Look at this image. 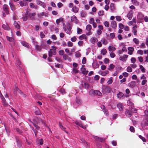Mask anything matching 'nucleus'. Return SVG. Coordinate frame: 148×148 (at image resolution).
Segmentation results:
<instances>
[{
	"label": "nucleus",
	"mask_w": 148,
	"mask_h": 148,
	"mask_svg": "<svg viewBox=\"0 0 148 148\" xmlns=\"http://www.w3.org/2000/svg\"><path fill=\"white\" fill-rule=\"evenodd\" d=\"M111 90V88L108 86L103 85L101 91L103 94L110 93Z\"/></svg>",
	"instance_id": "obj_1"
},
{
	"label": "nucleus",
	"mask_w": 148,
	"mask_h": 148,
	"mask_svg": "<svg viewBox=\"0 0 148 148\" xmlns=\"http://www.w3.org/2000/svg\"><path fill=\"white\" fill-rule=\"evenodd\" d=\"M16 139L17 147L19 148H21L22 144L21 140L17 136L16 137Z\"/></svg>",
	"instance_id": "obj_2"
},
{
	"label": "nucleus",
	"mask_w": 148,
	"mask_h": 148,
	"mask_svg": "<svg viewBox=\"0 0 148 148\" xmlns=\"http://www.w3.org/2000/svg\"><path fill=\"white\" fill-rule=\"evenodd\" d=\"M81 84L83 87L87 89H88L90 86V85L89 84L85 82L82 81L81 83Z\"/></svg>",
	"instance_id": "obj_3"
},
{
	"label": "nucleus",
	"mask_w": 148,
	"mask_h": 148,
	"mask_svg": "<svg viewBox=\"0 0 148 148\" xmlns=\"http://www.w3.org/2000/svg\"><path fill=\"white\" fill-rule=\"evenodd\" d=\"M56 54V51L53 50L51 49H50L48 52V56L49 57H51L52 56L53 54L55 55Z\"/></svg>",
	"instance_id": "obj_4"
},
{
	"label": "nucleus",
	"mask_w": 148,
	"mask_h": 148,
	"mask_svg": "<svg viewBox=\"0 0 148 148\" xmlns=\"http://www.w3.org/2000/svg\"><path fill=\"white\" fill-rule=\"evenodd\" d=\"M72 26L70 23L66 24V33L70 34V32H71Z\"/></svg>",
	"instance_id": "obj_5"
},
{
	"label": "nucleus",
	"mask_w": 148,
	"mask_h": 148,
	"mask_svg": "<svg viewBox=\"0 0 148 148\" xmlns=\"http://www.w3.org/2000/svg\"><path fill=\"white\" fill-rule=\"evenodd\" d=\"M130 108H129V110L127 109L125 112V114L126 116L128 117H130L132 115V112L130 110Z\"/></svg>",
	"instance_id": "obj_6"
},
{
	"label": "nucleus",
	"mask_w": 148,
	"mask_h": 148,
	"mask_svg": "<svg viewBox=\"0 0 148 148\" xmlns=\"http://www.w3.org/2000/svg\"><path fill=\"white\" fill-rule=\"evenodd\" d=\"M133 12L132 10H130L127 14V16L129 20H131L133 16Z\"/></svg>",
	"instance_id": "obj_7"
},
{
	"label": "nucleus",
	"mask_w": 148,
	"mask_h": 148,
	"mask_svg": "<svg viewBox=\"0 0 148 148\" xmlns=\"http://www.w3.org/2000/svg\"><path fill=\"white\" fill-rule=\"evenodd\" d=\"M101 108L103 111L104 113L107 115H108L109 114V113L107 109L106 108L105 106L104 105H102L101 106Z\"/></svg>",
	"instance_id": "obj_8"
},
{
	"label": "nucleus",
	"mask_w": 148,
	"mask_h": 148,
	"mask_svg": "<svg viewBox=\"0 0 148 148\" xmlns=\"http://www.w3.org/2000/svg\"><path fill=\"white\" fill-rule=\"evenodd\" d=\"M36 3L38 5H40L42 7L45 8L46 7L45 4L43 2H42L40 0H37L36 1Z\"/></svg>",
	"instance_id": "obj_9"
},
{
	"label": "nucleus",
	"mask_w": 148,
	"mask_h": 148,
	"mask_svg": "<svg viewBox=\"0 0 148 148\" xmlns=\"http://www.w3.org/2000/svg\"><path fill=\"white\" fill-rule=\"evenodd\" d=\"M136 82L134 81H132L128 84V86L130 88H133L135 86Z\"/></svg>",
	"instance_id": "obj_10"
},
{
	"label": "nucleus",
	"mask_w": 148,
	"mask_h": 148,
	"mask_svg": "<svg viewBox=\"0 0 148 148\" xmlns=\"http://www.w3.org/2000/svg\"><path fill=\"white\" fill-rule=\"evenodd\" d=\"M59 126L61 129L64 131V132L66 134H68V132L66 130V128L64 127L62 125V123L60 122H59Z\"/></svg>",
	"instance_id": "obj_11"
},
{
	"label": "nucleus",
	"mask_w": 148,
	"mask_h": 148,
	"mask_svg": "<svg viewBox=\"0 0 148 148\" xmlns=\"http://www.w3.org/2000/svg\"><path fill=\"white\" fill-rule=\"evenodd\" d=\"M111 27L114 29L116 28L117 25L116 22L114 21H112L111 23Z\"/></svg>",
	"instance_id": "obj_12"
},
{
	"label": "nucleus",
	"mask_w": 148,
	"mask_h": 148,
	"mask_svg": "<svg viewBox=\"0 0 148 148\" xmlns=\"http://www.w3.org/2000/svg\"><path fill=\"white\" fill-rule=\"evenodd\" d=\"M81 70L82 73L85 75H86L88 73V71H86V69L83 67H82L81 68Z\"/></svg>",
	"instance_id": "obj_13"
},
{
	"label": "nucleus",
	"mask_w": 148,
	"mask_h": 148,
	"mask_svg": "<svg viewBox=\"0 0 148 148\" xmlns=\"http://www.w3.org/2000/svg\"><path fill=\"white\" fill-rule=\"evenodd\" d=\"M124 94L121 92H119L117 94V96L119 99H121V98L124 97Z\"/></svg>",
	"instance_id": "obj_14"
},
{
	"label": "nucleus",
	"mask_w": 148,
	"mask_h": 148,
	"mask_svg": "<svg viewBox=\"0 0 148 148\" xmlns=\"http://www.w3.org/2000/svg\"><path fill=\"white\" fill-rule=\"evenodd\" d=\"M2 27L4 29L7 30H10V27L7 24H4L2 25Z\"/></svg>",
	"instance_id": "obj_15"
},
{
	"label": "nucleus",
	"mask_w": 148,
	"mask_h": 148,
	"mask_svg": "<svg viewBox=\"0 0 148 148\" xmlns=\"http://www.w3.org/2000/svg\"><path fill=\"white\" fill-rule=\"evenodd\" d=\"M92 66L96 68H98L99 66V65L98 64L97 61H95L92 64Z\"/></svg>",
	"instance_id": "obj_16"
},
{
	"label": "nucleus",
	"mask_w": 148,
	"mask_h": 148,
	"mask_svg": "<svg viewBox=\"0 0 148 148\" xmlns=\"http://www.w3.org/2000/svg\"><path fill=\"white\" fill-rule=\"evenodd\" d=\"M97 41V39L96 38H92L90 39V41L93 44L95 43Z\"/></svg>",
	"instance_id": "obj_17"
},
{
	"label": "nucleus",
	"mask_w": 148,
	"mask_h": 148,
	"mask_svg": "<svg viewBox=\"0 0 148 148\" xmlns=\"http://www.w3.org/2000/svg\"><path fill=\"white\" fill-rule=\"evenodd\" d=\"M117 107L119 110L121 111L123 110V105L121 103H118L117 105Z\"/></svg>",
	"instance_id": "obj_18"
},
{
	"label": "nucleus",
	"mask_w": 148,
	"mask_h": 148,
	"mask_svg": "<svg viewBox=\"0 0 148 148\" xmlns=\"http://www.w3.org/2000/svg\"><path fill=\"white\" fill-rule=\"evenodd\" d=\"M89 94L92 96H95V90H93L91 89L89 91Z\"/></svg>",
	"instance_id": "obj_19"
},
{
	"label": "nucleus",
	"mask_w": 148,
	"mask_h": 148,
	"mask_svg": "<svg viewBox=\"0 0 148 148\" xmlns=\"http://www.w3.org/2000/svg\"><path fill=\"white\" fill-rule=\"evenodd\" d=\"M36 15L35 12H34L31 14H29V15L30 18L32 20H34V16Z\"/></svg>",
	"instance_id": "obj_20"
},
{
	"label": "nucleus",
	"mask_w": 148,
	"mask_h": 148,
	"mask_svg": "<svg viewBox=\"0 0 148 148\" xmlns=\"http://www.w3.org/2000/svg\"><path fill=\"white\" fill-rule=\"evenodd\" d=\"M114 4L113 3H111L110 4V8L111 11L113 12L115 10Z\"/></svg>",
	"instance_id": "obj_21"
},
{
	"label": "nucleus",
	"mask_w": 148,
	"mask_h": 148,
	"mask_svg": "<svg viewBox=\"0 0 148 148\" xmlns=\"http://www.w3.org/2000/svg\"><path fill=\"white\" fill-rule=\"evenodd\" d=\"M79 38L80 40H82L84 39H87L86 35L85 34H83L82 35L80 36L79 37Z\"/></svg>",
	"instance_id": "obj_22"
},
{
	"label": "nucleus",
	"mask_w": 148,
	"mask_h": 148,
	"mask_svg": "<svg viewBox=\"0 0 148 148\" xmlns=\"http://www.w3.org/2000/svg\"><path fill=\"white\" fill-rule=\"evenodd\" d=\"M72 10L75 13H77L78 12V9L76 6H74L73 7Z\"/></svg>",
	"instance_id": "obj_23"
},
{
	"label": "nucleus",
	"mask_w": 148,
	"mask_h": 148,
	"mask_svg": "<svg viewBox=\"0 0 148 148\" xmlns=\"http://www.w3.org/2000/svg\"><path fill=\"white\" fill-rule=\"evenodd\" d=\"M102 95L101 93L99 90H95V95L101 96Z\"/></svg>",
	"instance_id": "obj_24"
},
{
	"label": "nucleus",
	"mask_w": 148,
	"mask_h": 148,
	"mask_svg": "<svg viewBox=\"0 0 148 148\" xmlns=\"http://www.w3.org/2000/svg\"><path fill=\"white\" fill-rule=\"evenodd\" d=\"M108 50L110 51L113 52L116 50V48L114 47H111L110 46L108 47Z\"/></svg>",
	"instance_id": "obj_25"
},
{
	"label": "nucleus",
	"mask_w": 148,
	"mask_h": 148,
	"mask_svg": "<svg viewBox=\"0 0 148 148\" xmlns=\"http://www.w3.org/2000/svg\"><path fill=\"white\" fill-rule=\"evenodd\" d=\"M21 44L24 46L26 47H28V44L26 42L24 41H21Z\"/></svg>",
	"instance_id": "obj_26"
},
{
	"label": "nucleus",
	"mask_w": 148,
	"mask_h": 148,
	"mask_svg": "<svg viewBox=\"0 0 148 148\" xmlns=\"http://www.w3.org/2000/svg\"><path fill=\"white\" fill-rule=\"evenodd\" d=\"M14 27L16 28H17L18 29H20V26L16 22L14 21Z\"/></svg>",
	"instance_id": "obj_27"
},
{
	"label": "nucleus",
	"mask_w": 148,
	"mask_h": 148,
	"mask_svg": "<svg viewBox=\"0 0 148 148\" xmlns=\"http://www.w3.org/2000/svg\"><path fill=\"white\" fill-rule=\"evenodd\" d=\"M115 66L113 64H111L109 66V67L108 68V70L110 71H111L114 68Z\"/></svg>",
	"instance_id": "obj_28"
},
{
	"label": "nucleus",
	"mask_w": 148,
	"mask_h": 148,
	"mask_svg": "<svg viewBox=\"0 0 148 148\" xmlns=\"http://www.w3.org/2000/svg\"><path fill=\"white\" fill-rule=\"evenodd\" d=\"M101 53L102 55H104L107 53V51L105 49L103 48L101 49Z\"/></svg>",
	"instance_id": "obj_29"
},
{
	"label": "nucleus",
	"mask_w": 148,
	"mask_h": 148,
	"mask_svg": "<svg viewBox=\"0 0 148 148\" xmlns=\"http://www.w3.org/2000/svg\"><path fill=\"white\" fill-rule=\"evenodd\" d=\"M35 47L36 48V50L40 51L41 50V47L40 46H39L37 43L35 45Z\"/></svg>",
	"instance_id": "obj_30"
},
{
	"label": "nucleus",
	"mask_w": 148,
	"mask_h": 148,
	"mask_svg": "<svg viewBox=\"0 0 148 148\" xmlns=\"http://www.w3.org/2000/svg\"><path fill=\"white\" fill-rule=\"evenodd\" d=\"M138 137L141 139L142 141L144 142H146V140L145 138L143 137L141 135H139L138 136Z\"/></svg>",
	"instance_id": "obj_31"
},
{
	"label": "nucleus",
	"mask_w": 148,
	"mask_h": 148,
	"mask_svg": "<svg viewBox=\"0 0 148 148\" xmlns=\"http://www.w3.org/2000/svg\"><path fill=\"white\" fill-rule=\"evenodd\" d=\"M92 28V26L90 24L88 25L86 27V29L88 31H90Z\"/></svg>",
	"instance_id": "obj_32"
},
{
	"label": "nucleus",
	"mask_w": 148,
	"mask_h": 148,
	"mask_svg": "<svg viewBox=\"0 0 148 148\" xmlns=\"http://www.w3.org/2000/svg\"><path fill=\"white\" fill-rule=\"evenodd\" d=\"M101 41L102 42L103 44H104L105 45H106L107 43V41L106 40L105 38H103L102 39Z\"/></svg>",
	"instance_id": "obj_33"
},
{
	"label": "nucleus",
	"mask_w": 148,
	"mask_h": 148,
	"mask_svg": "<svg viewBox=\"0 0 148 148\" xmlns=\"http://www.w3.org/2000/svg\"><path fill=\"white\" fill-rule=\"evenodd\" d=\"M103 24L106 27H108L109 26V22L107 21H104Z\"/></svg>",
	"instance_id": "obj_34"
},
{
	"label": "nucleus",
	"mask_w": 148,
	"mask_h": 148,
	"mask_svg": "<svg viewBox=\"0 0 148 148\" xmlns=\"http://www.w3.org/2000/svg\"><path fill=\"white\" fill-rule=\"evenodd\" d=\"M140 69L142 73H144L145 72V69L142 65H140Z\"/></svg>",
	"instance_id": "obj_35"
},
{
	"label": "nucleus",
	"mask_w": 148,
	"mask_h": 148,
	"mask_svg": "<svg viewBox=\"0 0 148 148\" xmlns=\"http://www.w3.org/2000/svg\"><path fill=\"white\" fill-rule=\"evenodd\" d=\"M58 90L60 92V93L63 94L65 93V90L64 88H61L58 89Z\"/></svg>",
	"instance_id": "obj_36"
},
{
	"label": "nucleus",
	"mask_w": 148,
	"mask_h": 148,
	"mask_svg": "<svg viewBox=\"0 0 148 148\" xmlns=\"http://www.w3.org/2000/svg\"><path fill=\"white\" fill-rule=\"evenodd\" d=\"M31 128H32V130H33V131L34 132V133L36 137L37 136V133H38V131H37L36 130H35L33 127H31Z\"/></svg>",
	"instance_id": "obj_37"
},
{
	"label": "nucleus",
	"mask_w": 148,
	"mask_h": 148,
	"mask_svg": "<svg viewBox=\"0 0 148 148\" xmlns=\"http://www.w3.org/2000/svg\"><path fill=\"white\" fill-rule=\"evenodd\" d=\"M77 33L78 34H81L82 33V30L79 28L78 27L77 28Z\"/></svg>",
	"instance_id": "obj_38"
},
{
	"label": "nucleus",
	"mask_w": 148,
	"mask_h": 148,
	"mask_svg": "<svg viewBox=\"0 0 148 148\" xmlns=\"http://www.w3.org/2000/svg\"><path fill=\"white\" fill-rule=\"evenodd\" d=\"M10 6L11 9L12 10H15V7L14 6L13 3H10Z\"/></svg>",
	"instance_id": "obj_39"
},
{
	"label": "nucleus",
	"mask_w": 148,
	"mask_h": 148,
	"mask_svg": "<svg viewBox=\"0 0 148 148\" xmlns=\"http://www.w3.org/2000/svg\"><path fill=\"white\" fill-rule=\"evenodd\" d=\"M133 40L136 44H138L139 43V41L136 38H134Z\"/></svg>",
	"instance_id": "obj_40"
},
{
	"label": "nucleus",
	"mask_w": 148,
	"mask_h": 148,
	"mask_svg": "<svg viewBox=\"0 0 148 148\" xmlns=\"http://www.w3.org/2000/svg\"><path fill=\"white\" fill-rule=\"evenodd\" d=\"M99 15L102 16L104 15V11L103 10L100 11L98 12Z\"/></svg>",
	"instance_id": "obj_41"
},
{
	"label": "nucleus",
	"mask_w": 148,
	"mask_h": 148,
	"mask_svg": "<svg viewBox=\"0 0 148 148\" xmlns=\"http://www.w3.org/2000/svg\"><path fill=\"white\" fill-rule=\"evenodd\" d=\"M112 78L111 77L107 82L108 84H111L112 82Z\"/></svg>",
	"instance_id": "obj_42"
},
{
	"label": "nucleus",
	"mask_w": 148,
	"mask_h": 148,
	"mask_svg": "<svg viewBox=\"0 0 148 148\" xmlns=\"http://www.w3.org/2000/svg\"><path fill=\"white\" fill-rule=\"evenodd\" d=\"M3 104L4 106L5 107H7L8 106V104L6 102L5 100L3 101Z\"/></svg>",
	"instance_id": "obj_43"
},
{
	"label": "nucleus",
	"mask_w": 148,
	"mask_h": 148,
	"mask_svg": "<svg viewBox=\"0 0 148 148\" xmlns=\"http://www.w3.org/2000/svg\"><path fill=\"white\" fill-rule=\"evenodd\" d=\"M116 19L118 21H120L122 20V19L120 16H116Z\"/></svg>",
	"instance_id": "obj_44"
},
{
	"label": "nucleus",
	"mask_w": 148,
	"mask_h": 148,
	"mask_svg": "<svg viewBox=\"0 0 148 148\" xmlns=\"http://www.w3.org/2000/svg\"><path fill=\"white\" fill-rule=\"evenodd\" d=\"M127 71L128 72H131L132 71V69L130 66H128L127 68Z\"/></svg>",
	"instance_id": "obj_45"
},
{
	"label": "nucleus",
	"mask_w": 148,
	"mask_h": 148,
	"mask_svg": "<svg viewBox=\"0 0 148 148\" xmlns=\"http://www.w3.org/2000/svg\"><path fill=\"white\" fill-rule=\"evenodd\" d=\"M42 47L45 49H47L48 48V46L46 44H43L41 45Z\"/></svg>",
	"instance_id": "obj_46"
},
{
	"label": "nucleus",
	"mask_w": 148,
	"mask_h": 148,
	"mask_svg": "<svg viewBox=\"0 0 148 148\" xmlns=\"http://www.w3.org/2000/svg\"><path fill=\"white\" fill-rule=\"evenodd\" d=\"M131 109H130V110L131 111L132 113H135L136 112L137 110L135 108L131 107Z\"/></svg>",
	"instance_id": "obj_47"
},
{
	"label": "nucleus",
	"mask_w": 148,
	"mask_h": 148,
	"mask_svg": "<svg viewBox=\"0 0 148 148\" xmlns=\"http://www.w3.org/2000/svg\"><path fill=\"white\" fill-rule=\"evenodd\" d=\"M95 22L94 19L92 18H91L90 19L89 23L91 24H92Z\"/></svg>",
	"instance_id": "obj_48"
},
{
	"label": "nucleus",
	"mask_w": 148,
	"mask_h": 148,
	"mask_svg": "<svg viewBox=\"0 0 148 148\" xmlns=\"http://www.w3.org/2000/svg\"><path fill=\"white\" fill-rule=\"evenodd\" d=\"M130 130L131 132H135L134 128L133 126H130Z\"/></svg>",
	"instance_id": "obj_49"
},
{
	"label": "nucleus",
	"mask_w": 148,
	"mask_h": 148,
	"mask_svg": "<svg viewBox=\"0 0 148 148\" xmlns=\"http://www.w3.org/2000/svg\"><path fill=\"white\" fill-rule=\"evenodd\" d=\"M64 51L63 50H60L59 51V53L60 55L62 56L64 55Z\"/></svg>",
	"instance_id": "obj_50"
},
{
	"label": "nucleus",
	"mask_w": 148,
	"mask_h": 148,
	"mask_svg": "<svg viewBox=\"0 0 148 148\" xmlns=\"http://www.w3.org/2000/svg\"><path fill=\"white\" fill-rule=\"evenodd\" d=\"M131 60L132 63L134 64L136 61V60L135 58L132 57L131 58Z\"/></svg>",
	"instance_id": "obj_51"
},
{
	"label": "nucleus",
	"mask_w": 148,
	"mask_h": 148,
	"mask_svg": "<svg viewBox=\"0 0 148 148\" xmlns=\"http://www.w3.org/2000/svg\"><path fill=\"white\" fill-rule=\"evenodd\" d=\"M34 112L36 115H40L41 114L39 110L35 111Z\"/></svg>",
	"instance_id": "obj_52"
},
{
	"label": "nucleus",
	"mask_w": 148,
	"mask_h": 148,
	"mask_svg": "<svg viewBox=\"0 0 148 148\" xmlns=\"http://www.w3.org/2000/svg\"><path fill=\"white\" fill-rule=\"evenodd\" d=\"M128 50L130 51L133 52L134 51V47H129L128 48Z\"/></svg>",
	"instance_id": "obj_53"
},
{
	"label": "nucleus",
	"mask_w": 148,
	"mask_h": 148,
	"mask_svg": "<svg viewBox=\"0 0 148 148\" xmlns=\"http://www.w3.org/2000/svg\"><path fill=\"white\" fill-rule=\"evenodd\" d=\"M109 72L108 71H105L103 72L102 74V75L105 76L107 74L109 73Z\"/></svg>",
	"instance_id": "obj_54"
},
{
	"label": "nucleus",
	"mask_w": 148,
	"mask_h": 148,
	"mask_svg": "<svg viewBox=\"0 0 148 148\" xmlns=\"http://www.w3.org/2000/svg\"><path fill=\"white\" fill-rule=\"evenodd\" d=\"M76 103L78 104H80L81 103V99H77L76 100Z\"/></svg>",
	"instance_id": "obj_55"
},
{
	"label": "nucleus",
	"mask_w": 148,
	"mask_h": 148,
	"mask_svg": "<svg viewBox=\"0 0 148 148\" xmlns=\"http://www.w3.org/2000/svg\"><path fill=\"white\" fill-rule=\"evenodd\" d=\"M86 58L85 57H84L82 60V62L83 64H85L86 63Z\"/></svg>",
	"instance_id": "obj_56"
},
{
	"label": "nucleus",
	"mask_w": 148,
	"mask_h": 148,
	"mask_svg": "<svg viewBox=\"0 0 148 148\" xmlns=\"http://www.w3.org/2000/svg\"><path fill=\"white\" fill-rule=\"evenodd\" d=\"M77 40V38L75 36L71 38V40L73 42H75Z\"/></svg>",
	"instance_id": "obj_57"
},
{
	"label": "nucleus",
	"mask_w": 148,
	"mask_h": 148,
	"mask_svg": "<svg viewBox=\"0 0 148 148\" xmlns=\"http://www.w3.org/2000/svg\"><path fill=\"white\" fill-rule=\"evenodd\" d=\"M147 82V80L146 79H143L141 82V85H145Z\"/></svg>",
	"instance_id": "obj_58"
},
{
	"label": "nucleus",
	"mask_w": 148,
	"mask_h": 148,
	"mask_svg": "<svg viewBox=\"0 0 148 148\" xmlns=\"http://www.w3.org/2000/svg\"><path fill=\"white\" fill-rule=\"evenodd\" d=\"M16 131L18 132V133L21 134L23 133V132L19 128H16Z\"/></svg>",
	"instance_id": "obj_59"
},
{
	"label": "nucleus",
	"mask_w": 148,
	"mask_h": 148,
	"mask_svg": "<svg viewBox=\"0 0 148 148\" xmlns=\"http://www.w3.org/2000/svg\"><path fill=\"white\" fill-rule=\"evenodd\" d=\"M110 56L111 58H113L115 57V55L114 53L113 52H111L110 53Z\"/></svg>",
	"instance_id": "obj_60"
},
{
	"label": "nucleus",
	"mask_w": 148,
	"mask_h": 148,
	"mask_svg": "<svg viewBox=\"0 0 148 148\" xmlns=\"http://www.w3.org/2000/svg\"><path fill=\"white\" fill-rule=\"evenodd\" d=\"M137 53L141 55H143V51L141 50H139L137 51Z\"/></svg>",
	"instance_id": "obj_61"
},
{
	"label": "nucleus",
	"mask_w": 148,
	"mask_h": 148,
	"mask_svg": "<svg viewBox=\"0 0 148 148\" xmlns=\"http://www.w3.org/2000/svg\"><path fill=\"white\" fill-rule=\"evenodd\" d=\"M3 10H4V11H5V10H7V9H9L8 8V5H5V4L4 5H3Z\"/></svg>",
	"instance_id": "obj_62"
},
{
	"label": "nucleus",
	"mask_w": 148,
	"mask_h": 148,
	"mask_svg": "<svg viewBox=\"0 0 148 148\" xmlns=\"http://www.w3.org/2000/svg\"><path fill=\"white\" fill-rule=\"evenodd\" d=\"M119 27L120 29H123L124 27V26L123 24L120 23L119 24Z\"/></svg>",
	"instance_id": "obj_63"
},
{
	"label": "nucleus",
	"mask_w": 148,
	"mask_h": 148,
	"mask_svg": "<svg viewBox=\"0 0 148 148\" xmlns=\"http://www.w3.org/2000/svg\"><path fill=\"white\" fill-rule=\"evenodd\" d=\"M128 75V73L126 72H124L123 73V75L125 77H127Z\"/></svg>",
	"instance_id": "obj_64"
}]
</instances>
